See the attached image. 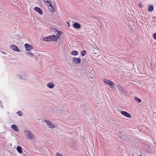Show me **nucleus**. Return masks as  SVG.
<instances>
[{
	"label": "nucleus",
	"mask_w": 156,
	"mask_h": 156,
	"mask_svg": "<svg viewBox=\"0 0 156 156\" xmlns=\"http://www.w3.org/2000/svg\"><path fill=\"white\" fill-rule=\"evenodd\" d=\"M73 61L75 63H79L80 62L81 59L79 58H74L73 59Z\"/></svg>",
	"instance_id": "obj_11"
},
{
	"label": "nucleus",
	"mask_w": 156,
	"mask_h": 156,
	"mask_svg": "<svg viewBox=\"0 0 156 156\" xmlns=\"http://www.w3.org/2000/svg\"><path fill=\"white\" fill-rule=\"evenodd\" d=\"M148 9L149 11H152L153 9V7L152 6L150 5L148 7Z\"/></svg>",
	"instance_id": "obj_17"
},
{
	"label": "nucleus",
	"mask_w": 156,
	"mask_h": 156,
	"mask_svg": "<svg viewBox=\"0 0 156 156\" xmlns=\"http://www.w3.org/2000/svg\"><path fill=\"white\" fill-rule=\"evenodd\" d=\"M134 99L138 103H140L141 102V99L137 97H135Z\"/></svg>",
	"instance_id": "obj_20"
},
{
	"label": "nucleus",
	"mask_w": 156,
	"mask_h": 156,
	"mask_svg": "<svg viewBox=\"0 0 156 156\" xmlns=\"http://www.w3.org/2000/svg\"><path fill=\"white\" fill-rule=\"evenodd\" d=\"M78 53V52L76 51H73L72 52V54L74 55H77Z\"/></svg>",
	"instance_id": "obj_19"
},
{
	"label": "nucleus",
	"mask_w": 156,
	"mask_h": 156,
	"mask_svg": "<svg viewBox=\"0 0 156 156\" xmlns=\"http://www.w3.org/2000/svg\"><path fill=\"white\" fill-rule=\"evenodd\" d=\"M11 46L12 49L13 50H14L17 51L18 52H20V50L15 45H12Z\"/></svg>",
	"instance_id": "obj_8"
},
{
	"label": "nucleus",
	"mask_w": 156,
	"mask_h": 156,
	"mask_svg": "<svg viewBox=\"0 0 156 156\" xmlns=\"http://www.w3.org/2000/svg\"><path fill=\"white\" fill-rule=\"evenodd\" d=\"M26 134L27 136V138L30 139H33L34 138V136L33 134L28 131H25Z\"/></svg>",
	"instance_id": "obj_3"
},
{
	"label": "nucleus",
	"mask_w": 156,
	"mask_h": 156,
	"mask_svg": "<svg viewBox=\"0 0 156 156\" xmlns=\"http://www.w3.org/2000/svg\"><path fill=\"white\" fill-rule=\"evenodd\" d=\"M54 32L56 35V36H58L59 37V36L61 34V33L56 29H55V30Z\"/></svg>",
	"instance_id": "obj_9"
},
{
	"label": "nucleus",
	"mask_w": 156,
	"mask_h": 156,
	"mask_svg": "<svg viewBox=\"0 0 156 156\" xmlns=\"http://www.w3.org/2000/svg\"><path fill=\"white\" fill-rule=\"evenodd\" d=\"M44 121L47 123V125L49 127L53 128L55 127V126L51 123V122L49 121L45 120Z\"/></svg>",
	"instance_id": "obj_6"
},
{
	"label": "nucleus",
	"mask_w": 156,
	"mask_h": 156,
	"mask_svg": "<svg viewBox=\"0 0 156 156\" xmlns=\"http://www.w3.org/2000/svg\"><path fill=\"white\" fill-rule=\"evenodd\" d=\"M153 37L154 39L156 40V33L154 34L153 35Z\"/></svg>",
	"instance_id": "obj_24"
},
{
	"label": "nucleus",
	"mask_w": 156,
	"mask_h": 156,
	"mask_svg": "<svg viewBox=\"0 0 156 156\" xmlns=\"http://www.w3.org/2000/svg\"><path fill=\"white\" fill-rule=\"evenodd\" d=\"M46 5L48 6L49 10L52 12H54L56 11V8L53 6L51 3V0H44Z\"/></svg>",
	"instance_id": "obj_1"
},
{
	"label": "nucleus",
	"mask_w": 156,
	"mask_h": 156,
	"mask_svg": "<svg viewBox=\"0 0 156 156\" xmlns=\"http://www.w3.org/2000/svg\"><path fill=\"white\" fill-rule=\"evenodd\" d=\"M17 150L20 153H21L22 151V148L20 146H18L17 147Z\"/></svg>",
	"instance_id": "obj_16"
},
{
	"label": "nucleus",
	"mask_w": 156,
	"mask_h": 156,
	"mask_svg": "<svg viewBox=\"0 0 156 156\" xmlns=\"http://www.w3.org/2000/svg\"><path fill=\"white\" fill-rule=\"evenodd\" d=\"M120 112L122 114L127 117L129 118H130L131 117V115L129 113L126 111H122L121 112Z\"/></svg>",
	"instance_id": "obj_5"
},
{
	"label": "nucleus",
	"mask_w": 156,
	"mask_h": 156,
	"mask_svg": "<svg viewBox=\"0 0 156 156\" xmlns=\"http://www.w3.org/2000/svg\"><path fill=\"white\" fill-rule=\"evenodd\" d=\"M139 156H141V155H139Z\"/></svg>",
	"instance_id": "obj_27"
},
{
	"label": "nucleus",
	"mask_w": 156,
	"mask_h": 156,
	"mask_svg": "<svg viewBox=\"0 0 156 156\" xmlns=\"http://www.w3.org/2000/svg\"><path fill=\"white\" fill-rule=\"evenodd\" d=\"M17 115L21 116H22L21 113L20 111H18V112H17Z\"/></svg>",
	"instance_id": "obj_23"
},
{
	"label": "nucleus",
	"mask_w": 156,
	"mask_h": 156,
	"mask_svg": "<svg viewBox=\"0 0 156 156\" xmlns=\"http://www.w3.org/2000/svg\"><path fill=\"white\" fill-rule=\"evenodd\" d=\"M28 54L30 55V56L31 57H33V54H32V53L30 52V51H29L28 52Z\"/></svg>",
	"instance_id": "obj_22"
},
{
	"label": "nucleus",
	"mask_w": 156,
	"mask_h": 156,
	"mask_svg": "<svg viewBox=\"0 0 156 156\" xmlns=\"http://www.w3.org/2000/svg\"><path fill=\"white\" fill-rule=\"evenodd\" d=\"M94 54H98L99 52V50L98 48H94L93 50Z\"/></svg>",
	"instance_id": "obj_15"
},
{
	"label": "nucleus",
	"mask_w": 156,
	"mask_h": 156,
	"mask_svg": "<svg viewBox=\"0 0 156 156\" xmlns=\"http://www.w3.org/2000/svg\"><path fill=\"white\" fill-rule=\"evenodd\" d=\"M89 80L91 82H93L95 81V79L93 76H90L89 77Z\"/></svg>",
	"instance_id": "obj_18"
},
{
	"label": "nucleus",
	"mask_w": 156,
	"mask_h": 156,
	"mask_svg": "<svg viewBox=\"0 0 156 156\" xmlns=\"http://www.w3.org/2000/svg\"><path fill=\"white\" fill-rule=\"evenodd\" d=\"M104 82L107 84L109 85L111 88H112V87L114 85L113 82L108 79L105 80Z\"/></svg>",
	"instance_id": "obj_4"
},
{
	"label": "nucleus",
	"mask_w": 156,
	"mask_h": 156,
	"mask_svg": "<svg viewBox=\"0 0 156 156\" xmlns=\"http://www.w3.org/2000/svg\"><path fill=\"white\" fill-rule=\"evenodd\" d=\"M73 27L75 28L79 29L80 27L81 26L80 23H75L73 24Z\"/></svg>",
	"instance_id": "obj_12"
},
{
	"label": "nucleus",
	"mask_w": 156,
	"mask_h": 156,
	"mask_svg": "<svg viewBox=\"0 0 156 156\" xmlns=\"http://www.w3.org/2000/svg\"><path fill=\"white\" fill-rule=\"evenodd\" d=\"M59 38V37L56 36L55 35H51L43 38V41H53L56 42L57 41Z\"/></svg>",
	"instance_id": "obj_2"
},
{
	"label": "nucleus",
	"mask_w": 156,
	"mask_h": 156,
	"mask_svg": "<svg viewBox=\"0 0 156 156\" xmlns=\"http://www.w3.org/2000/svg\"><path fill=\"white\" fill-rule=\"evenodd\" d=\"M11 127L12 129L16 131H17L18 130L17 126L15 125H12L11 126Z\"/></svg>",
	"instance_id": "obj_14"
},
{
	"label": "nucleus",
	"mask_w": 156,
	"mask_h": 156,
	"mask_svg": "<svg viewBox=\"0 0 156 156\" xmlns=\"http://www.w3.org/2000/svg\"><path fill=\"white\" fill-rule=\"evenodd\" d=\"M56 156H62V154H59L58 153H56Z\"/></svg>",
	"instance_id": "obj_25"
},
{
	"label": "nucleus",
	"mask_w": 156,
	"mask_h": 156,
	"mask_svg": "<svg viewBox=\"0 0 156 156\" xmlns=\"http://www.w3.org/2000/svg\"><path fill=\"white\" fill-rule=\"evenodd\" d=\"M35 10L37 12H38L40 14L42 13V11L38 7H35Z\"/></svg>",
	"instance_id": "obj_13"
},
{
	"label": "nucleus",
	"mask_w": 156,
	"mask_h": 156,
	"mask_svg": "<svg viewBox=\"0 0 156 156\" xmlns=\"http://www.w3.org/2000/svg\"><path fill=\"white\" fill-rule=\"evenodd\" d=\"M47 86L50 88H53L55 86V84L53 83H49L47 84Z\"/></svg>",
	"instance_id": "obj_10"
},
{
	"label": "nucleus",
	"mask_w": 156,
	"mask_h": 156,
	"mask_svg": "<svg viewBox=\"0 0 156 156\" xmlns=\"http://www.w3.org/2000/svg\"><path fill=\"white\" fill-rule=\"evenodd\" d=\"M25 47L27 51H30L33 48L32 46L28 44H25Z\"/></svg>",
	"instance_id": "obj_7"
},
{
	"label": "nucleus",
	"mask_w": 156,
	"mask_h": 156,
	"mask_svg": "<svg viewBox=\"0 0 156 156\" xmlns=\"http://www.w3.org/2000/svg\"><path fill=\"white\" fill-rule=\"evenodd\" d=\"M138 6L139 7H140L141 8L142 7V5L140 4V3L138 4Z\"/></svg>",
	"instance_id": "obj_26"
},
{
	"label": "nucleus",
	"mask_w": 156,
	"mask_h": 156,
	"mask_svg": "<svg viewBox=\"0 0 156 156\" xmlns=\"http://www.w3.org/2000/svg\"><path fill=\"white\" fill-rule=\"evenodd\" d=\"M86 53V51H83L81 52V55L84 56Z\"/></svg>",
	"instance_id": "obj_21"
}]
</instances>
